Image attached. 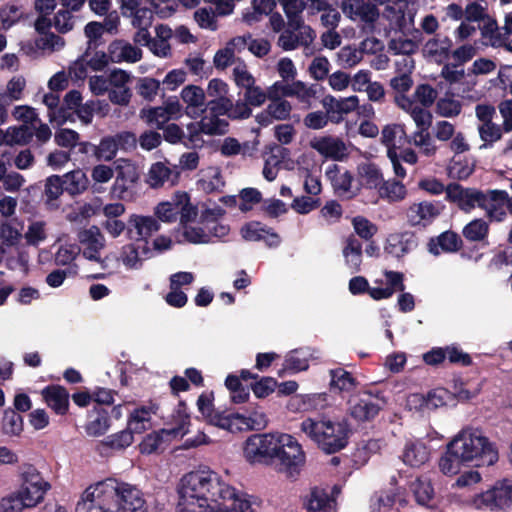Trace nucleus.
Masks as SVG:
<instances>
[{"mask_svg":"<svg viewBox=\"0 0 512 512\" xmlns=\"http://www.w3.org/2000/svg\"><path fill=\"white\" fill-rule=\"evenodd\" d=\"M323 106L332 116L334 114H348L358 108L359 98L355 95H352L338 100L333 96H327L323 100ZM340 119L341 116L333 121L339 122Z\"/></svg>","mask_w":512,"mask_h":512,"instance_id":"58836bf2","label":"nucleus"},{"mask_svg":"<svg viewBox=\"0 0 512 512\" xmlns=\"http://www.w3.org/2000/svg\"><path fill=\"white\" fill-rule=\"evenodd\" d=\"M461 245L462 241L456 233L446 231L429 242V251L433 255H439L442 252L451 253L459 250Z\"/></svg>","mask_w":512,"mask_h":512,"instance_id":"ea45409f","label":"nucleus"},{"mask_svg":"<svg viewBox=\"0 0 512 512\" xmlns=\"http://www.w3.org/2000/svg\"><path fill=\"white\" fill-rule=\"evenodd\" d=\"M377 191L380 198L390 203L402 201L407 195L405 185L396 180H383Z\"/></svg>","mask_w":512,"mask_h":512,"instance_id":"864d4df0","label":"nucleus"},{"mask_svg":"<svg viewBox=\"0 0 512 512\" xmlns=\"http://www.w3.org/2000/svg\"><path fill=\"white\" fill-rule=\"evenodd\" d=\"M225 210L220 206L203 210L197 221L186 223L179 230V243L213 244L223 241L230 233V226L220 221Z\"/></svg>","mask_w":512,"mask_h":512,"instance_id":"7ed1b4c3","label":"nucleus"},{"mask_svg":"<svg viewBox=\"0 0 512 512\" xmlns=\"http://www.w3.org/2000/svg\"><path fill=\"white\" fill-rule=\"evenodd\" d=\"M443 205L438 201H422L411 204L406 212L407 221L412 226L425 227L442 212Z\"/></svg>","mask_w":512,"mask_h":512,"instance_id":"6ab92c4d","label":"nucleus"},{"mask_svg":"<svg viewBox=\"0 0 512 512\" xmlns=\"http://www.w3.org/2000/svg\"><path fill=\"white\" fill-rule=\"evenodd\" d=\"M273 464L288 477L298 475L306 462V454L300 442L291 434L276 431Z\"/></svg>","mask_w":512,"mask_h":512,"instance_id":"423d86ee","label":"nucleus"},{"mask_svg":"<svg viewBox=\"0 0 512 512\" xmlns=\"http://www.w3.org/2000/svg\"><path fill=\"white\" fill-rule=\"evenodd\" d=\"M398 495V489L393 487L388 491H381L372 496L370 508L372 512H395L393 505Z\"/></svg>","mask_w":512,"mask_h":512,"instance_id":"4d7b16f0","label":"nucleus"},{"mask_svg":"<svg viewBox=\"0 0 512 512\" xmlns=\"http://www.w3.org/2000/svg\"><path fill=\"white\" fill-rule=\"evenodd\" d=\"M113 486L117 512H150L143 492L135 485L113 478Z\"/></svg>","mask_w":512,"mask_h":512,"instance_id":"9d476101","label":"nucleus"},{"mask_svg":"<svg viewBox=\"0 0 512 512\" xmlns=\"http://www.w3.org/2000/svg\"><path fill=\"white\" fill-rule=\"evenodd\" d=\"M275 6V0H252L250 7L242 12V21L252 26L271 13Z\"/></svg>","mask_w":512,"mask_h":512,"instance_id":"f704fd0d","label":"nucleus"},{"mask_svg":"<svg viewBox=\"0 0 512 512\" xmlns=\"http://www.w3.org/2000/svg\"><path fill=\"white\" fill-rule=\"evenodd\" d=\"M378 5L371 1L348 0L343 3V12L351 20L363 22L364 29L372 30L380 15Z\"/></svg>","mask_w":512,"mask_h":512,"instance_id":"dca6fc26","label":"nucleus"},{"mask_svg":"<svg viewBox=\"0 0 512 512\" xmlns=\"http://www.w3.org/2000/svg\"><path fill=\"white\" fill-rule=\"evenodd\" d=\"M180 98L184 105V114L191 119L199 118L205 111V91L197 85H187L182 88Z\"/></svg>","mask_w":512,"mask_h":512,"instance_id":"4be33fe9","label":"nucleus"},{"mask_svg":"<svg viewBox=\"0 0 512 512\" xmlns=\"http://www.w3.org/2000/svg\"><path fill=\"white\" fill-rule=\"evenodd\" d=\"M189 417L187 415L180 416V423L173 428H164L157 432L148 434L139 445L140 452L143 454H151L161 448L165 439L184 436L188 429Z\"/></svg>","mask_w":512,"mask_h":512,"instance_id":"2eb2a0df","label":"nucleus"},{"mask_svg":"<svg viewBox=\"0 0 512 512\" xmlns=\"http://www.w3.org/2000/svg\"><path fill=\"white\" fill-rule=\"evenodd\" d=\"M508 193L504 190H488L483 192L480 208L492 221L501 222L506 217Z\"/></svg>","mask_w":512,"mask_h":512,"instance_id":"412c9836","label":"nucleus"},{"mask_svg":"<svg viewBox=\"0 0 512 512\" xmlns=\"http://www.w3.org/2000/svg\"><path fill=\"white\" fill-rule=\"evenodd\" d=\"M178 198L180 199V228H182L186 223H192L195 221L198 216V209L191 203L188 193L184 191H178Z\"/></svg>","mask_w":512,"mask_h":512,"instance_id":"69168bd1","label":"nucleus"},{"mask_svg":"<svg viewBox=\"0 0 512 512\" xmlns=\"http://www.w3.org/2000/svg\"><path fill=\"white\" fill-rule=\"evenodd\" d=\"M330 387L333 390L340 392H351L353 391L358 382L352 374L343 368H336L330 370Z\"/></svg>","mask_w":512,"mask_h":512,"instance_id":"5fc2aeb1","label":"nucleus"},{"mask_svg":"<svg viewBox=\"0 0 512 512\" xmlns=\"http://www.w3.org/2000/svg\"><path fill=\"white\" fill-rule=\"evenodd\" d=\"M482 197L483 191L465 188L459 184H449L446 189V199L465 212H471L476 207L480 208Z\"/></svg>","mask_w":512,"mask_h":512,"instance_id":"f3484780","label":"nucleus"},{"mask_svg":"<svg viewBox=\"0 0 512 512\" xmlns=\"http://www.w3.org/2000/svg\"><path fill=\"white\" fill-rule=\"evenodd\" d=\"M317 86L308 85L303 81H294L291 83V89L288 97H295L299 102L304 103L309 107L311 101L316 98Z\"/></svg>","mask_w":512,"mask_h":512,"instance_id":"e2e57ef3","label":"nucleus"},{"mask_svg":"<svg viewBox=\"0 0 512 512\" xmlns=\"http://www.w3.org/2000/svg\"><path fill=\"white\" fill-rule=\"evenodd\" d=\"M400 108L407 112L417 126V131L411 135L410 143L416 147H421L431 140L428 129L432 123V114L430 111H424L416 109L412 104L405 98L400 99Z\"/></svg>","mask_w":512,"mask_h":512,"instance_id":"4468645a","label":"nucleus"},{"mask_svg":"<svg viewBox=\"0 0 512 512\" xmlns=\"http://www.w3.org/2000/svg\"><path fill=\"white\" fill-rule=\"evenodd\" d=\"M241 235L247 241H261L263 240L269 247H277L280 242V236L271 228L261 224L260 222L252 221L245 224L241 228Z\"/></svg>","mask_w":512,"mask_h":512,"instance_id":"bb28decb","label":"nucleus"},{"mask_svg":"<svg viewBox=\"0 0 512 512\" xmlns=\"http://www.w3.org/2000/svg\"><path fill=\"white\" fill-rule=\"evenodd\" d=\"M135 141V136L128 132L118 134L116 137L104 138L96 149V155L99 159L109 161L114 158L121 143H135Z\"/></svg>","mask_w":512,"mask_h":512,"instance_id":"72a5a7b5","label":"nucleus"},{"mask_svg":"<svg viewBox=\"0 0 512 512\" xmlns=\"http://www.w3.org/2000/svg\"><path fill=\"white\" fill-rule=\"evenodd\" d=\"M430 458V450L422 441H409L405 444L402 459L406 465L421 467Z\"/></svg>","mask_w":512,"mask_h":512,"instance_id":"473e14b6","label":"nucleus"},{"mask_svg":"<svg viewBox=\"0 0 512 512\" xmlns=\"http://www.w3.org/2000/svg\"><path fill=\"white\" fill-rule=\"evenodd\" d=\"M179 200L177 191L169 200L159 203L154 209L156 219L166 223L175 222L179 216Z\"/></svg>","mask_w":512,"mask_h":512,"instance_id":"6e6d98bb","label":"nucleus"},{"mask_svg":"<svg viewBox=\"0 0 512 512\" xmlns=\"http://www.w3.org/2000/svg\"><path fill=\"white\" fill-rule=\"evenodd\" d=\"M358 174L362 182L368 188L378 189L383 182V174L379 167L374 163L365 162L358 166Z\"/></svg>","mask_w":512,"mask_h":512,"instance_id":"052dcab7","label":"nucleus"},{"mask_svg":"<svg viewBox=\"0 0 512 512\" xmlns=\"http://www.w3.org/2000/svg\"><path fill=\"white\" fill-rule=\"evenodd\" d=\"M153 255L150 242H132L121 248L118 260L127 270H139Z\"/></svg>","mask_w":512,"mask_h":512,"instance_id":"aec40b11","label":"nucleus"},{"mask_svg":"<svg viewBox=\"0 0 512 512\" xmlns=\"http://www.w3.org/2000/svg\"><path fill=\"white\" fill-rule=\"evenodd\" d=\"M64 190V183L61 176L51 175L46 178L44 186V204L48 210H56L60 207L59 198Z\"/></svg>","mask_w":512,"mask_h":512,"instance_id":"4c0bfd02","label":"nucleus"},{"mask_svg":"<svg viewBox=\"0 0 512 512\" xmlns=\"http://www.w3.org/2000/svg\"><path fill=\"white\" fill-rule=\"evenodd\" d=\"M300 430L326 453H335L346 447L350 432L346 421L325 417L304 419Z\"/></svg>","mask_w":512,"mask_h":512,"instance_id":"39448f33","label":"nucleus"},{"mask_svg":"<svg viewBox=\"0 0 512 512\" xmlns=\"http://www.w3.org/2000/svg\"><path fill=\"white\" fill-rule=\"evenodd\" d=\"M78 240L83 246L82 255L85 259L106 267V260L101 257V251L106 246V239L98 226H90L78 233Z\"/></svg>","mask_w":512,"mask_h":512,"instance_id":"f8f14e48","label":"nucleus"},{"mask_svg":"<svg viewBox=\"0 0 512 512\" xmlns=\"http://www.w3.org/2000/svg\"><path fill=\"white\" fill-rule=\"evenodd\" d=\"M451 47L452 41L448 37H434L424 44L422 51L427 59L441 64L449 59Z\"/></svg>","mask_w":512,"mask_h":512,"instance_id":"7c9ffc66","label":"nucleus"},{"mask_svg":"<svg viewBox=\"0 0 512 512\" xmlns=\"http://www.w3.org/2000/svg\"><path fill=\"white\" fill-rule=\"evenodd\" d=\"M180 171L177 165H171L168 161L153 163L147 174V183L152 188L162 187L168 183L174 186L178 183Z\"/></svg>","mask_w":512,"mask_h":512,"instance_id":"5701e85b","label":"nucleus"},{"mask_svg":"<svg viewBox=\"0 0 512 512\" xmlns=\"http://www.w3.org/2000/svg\"><path fill=\"white\" fill-rule=\"evenodd\" d=\"M246 37H235L233 38L225 48L219 50L213 59L216 68L224 69L232 61L235 51H240L246 47Z\"/></svg>","mask_w":512,"mask_h":512,"instance_id":"a18cd8bd","label":"nucleus"},{"mask_svg":"<svg viewBox=\"0 0 512 512\" xmlns=\"http://www.w3.org/2000/svg\"><path fill=\"white\" fill-rule=\"evenodd\" d=\"M478 133L483 144L480 148H489L502 138L503 126L494 122L480 124L478 126Z\"/></svg>","mask_w":512,"mask_h":512,"instance_id":"680f3d73","label":"nucleus"},{"mask_svg":"<svg viewBox=\"0 0 512 512\" xmlns=\"http://www.w3.org/2000/svg\"><path fill=\"white\" fill-rule=\"evenodd\" d=\"M18 488L0 498V512H24L41 504L48 491L50 483L41 472L31 464H24L19 471Z\"/></svg>","mask_w":512,"mask_h":512,"instance_id":"f03ea898","label":"nucleus"},{"mask_svg":"<svg viewBox=\"0 0 512 512\" xmlns=\"http://www.w3.org/2000/svg\"><path fill=\"white\" fill-rule=\"evenodd\" d=\"M197 181L199 189L211 193L220 190L224 186L221 171L218 167H207L200 171Z\"/></svg>","mask_w":512,"mask_h":512,"instance_id":"de8ad7c7","label":"nucleus"},{"mask_svg":"<svg viewBox=\"0 0 512 512\" xmlns=\"http://www.w3.org/2000/svg\"><path fill=\"white\" fill-rule=\"evenodd\" d=\"M384 401L379 398H372L365 393L362 397L350 400V414L358 421L373 419L382 409Z\"/></svg>","mask_w":512,"mask_h":512,"instance_id":"393cba45","label":"nucleus"},{"mask_svg":"<svg viewBox=\"0 0 512 512\" xmlns=\"http://www.w3.org/2000/svg\"><path fill=\"white\" fill-rule=\"evenodd\" d=\"M384 275L387 281L386 287H369L368 294L374 300L388 299L393 296L396 291L403 292L405 290L404 276L400 272L385 270Z\"/></svg>","mask_w":512,"mask_h":512,"instance_id":"c85d7f7f","label":"nucleus"},{"mask_svg":"<svg viewBox=\"0 0 512 512\" xmlns=\"http://www.w3.org/2000/svg\"><path fill=\"white\" fill-rule=\"evenodd\" d=\"M110 419L105 410H98L96 417L89 420L85 426V431L88 436L99 437L104 435L110 428Z\"/></svg>","mask_w":512,"mask_h":512,"instance_id":"0e129e2a","label":"nucleus"},{"mask_svg":"<svg viewBox=\"0 0 512 512\" xmlns=\"http://www.w3.org/2000/svg\"><path fill=\"white\" fill-rule=\"evenodd\" d=\"M345 265L351 273L360 270L362 264V244L355 237L350 236L346 239L342 250Z\"/></svg>","mask_w":512,"mask_h":512,"instance_id":"79ce46f5","label":"nucleus"},{"mask_svg":"<svg viewBox=\"0 0 512 512\" xmlns=\"http://www.w3.org/2000/svg\"><path fill=\"white\" fill-rule=\"evenodd\" d=\"M209 423L229 432L242 431L239 413L223 414L217 412L210 418Z\"/></svg>","mask_w":512,"mask_h":512,"instance_id":"338daca9","label":"nucleus"},{"mask_svg":"<svg viewBox=\"0 0 512 512\" xmlns=\"http://www.w3.org/2000/svg\"><path fill=\"white\" fill-rule=\"evenodd\" d=\"M64 188L70 195L82 194L89 186V179L81 169L70 171L62 176Z\"/></svg>","mask_w":512,"mask_h":512,"instance_id":"49530a36","label":"nucleus"},{"mask_svg":"<svg viewBox=\"0 0 512 512\" xmlns=\"http://www.w3.org/2000/svg\"><path fill=\"white\" fill-rule=\"evenodd\" d=\"M276 432L250 435L242 444V454L251 465H272Z\"/></svg>","mask_w":512,"mask_h":512,"instance_id":"6e6552de","label":"nucleus"},{"mask_svg":"<svg viewBox=\"0 0 512 512\" xmlns=\"http://www.w3.org/2000/svg\"><path fill=\"white\" fill-rule=\"evenodd\" d=\"M159 229L160 224L153 216L131 214L127 222V234L137 243L149 242V238Z\"/></svg>","mask_w":512,"mask_h":512,"instance_id":"a211bd4d","label":"nucleus"},{"mask_svg":"<svg viewBox=\"0 0 512 512\" xmlns=\"http://www.w3.org/2000/svg\"><path fill=\"white\" fill-rule=\"evenodd\" d=\"M472 505L476 509L499 511L507 510L512 507V481L502 480L494 486L474 497Z\"/></svg>","mask_w":512,"mask_h":512,"instance_id":"1a4fd4ad","label":"nucleus"},{"mask_svg":"<svg viewBox=\"0 0 512 512\" xmlns=\"http://www.w3.org/2000/svg\"><path fill=\"white\" fill-rule=\"evenodd\" d=\"M155 411L152 407H139L134 409L128 418L127 428L133 433H143L152 427V416Z\"/></svg>","mask_w":512,"mask_h":512,"instance_id":"a19ab883","label":"nucleus"},{"mask_svg":"<svg viewBox=\"0 0 512 512\" xmlns=\"http://www.w3.org/2000/svg\"><path fill=\"white\" fill-rule=\"evenodd\" d=\"M110 60L113 63H135L142 58L140 48L133 46L131 43L123 40H115L108 46Z\"/></svg>","mask_w":512,"mask_h":512,"instance_id":"cd10ccee","label":"nucleus"},{"mask_svg":"<svg viewBox=\"0 0 512 512\" xmlns=\"http://www.w3.org/2000/svg\"><path fill=\"white\" fill-rule=\"evenodd\" d=\"M42 395L47 405L57 414H65L69 405V394L60 386H49L43 389Z\"/></svg>","mask_w":512,"mask_h":512,"instance_id":"e433bc0d","label":"nucleus"},{"mask_svg":"<svg viewBox=\"0 0 512 512\" xmlns=\"http://www.w3.org/2000/svg\"><path fill=\"white\" fill-rule=\"evenodd\" d=\"M310 147L321 156L333 160H342L348 154L347 146L342 139L334 136H318L310 141Z\"/></svg>","mask_w":512,"mask_h":512,"instance_id":"b1692460","label":"nucleus"},{"mask_svg":"<svg viewBox=\"0 0 512 512\" xmlns=\"http://www.w3.org/2000/svg\"><path fill=\"white\" fill-rule=\"evenodd\" d=\"M218 512H255V509L246 496L237 494L233 488V496L220 498Z\"/></svg>","mask_w":512,"mask_h":512,"instance_id":"8fccbe9b","label":"nucleus"},{"mask_svg":"<svg viewBox=\"0 0 512 512\" xmlns=\"http://www.w3.org/2000/svg\"><path fill=\"white\" fill-rule=\"evenodd\" d=\"M183 115V105L175 96L167 98L160 106L147 107L140 111V118L158 129H162L171 120H179Z\"/></svg>","mask_w":512,"mask_h":512,"instance_id":"9b49d317","label":"nucleus"},{"mask_svg":"<svg viewBox=\"0 0 512 512\" xmlns=\"http://www.w3.org/2000/svg\"><path fill=\"white\" fill-rule=\"evenodd\" d=\"M309 367V352L306 349H297L289 352L283 363V370L290 373L304 371Z\"/></svg>","mask_w":512,"mask_h":512,"instance_id":"13d9d810","label":"nucleus"},{"mask_svg":"<svg viewBox=\"0 0 512 512\" xmlns=\"http://www.w3.org/2000/svg\"><path fill=\"white\" fill-rule=\"evenodd\" d=\"M382 448V444L379 440L369 439L361 442L356 448L353 457L357 464H365L371 455L378 453Z\"/></svg>","mask_w":512,"mask_h":512,"instance_id":"774afa93","label":"nucleus"},{"mask_svg":"<svg viewBox=\"0 0 512 512\" xmlns=\"http://www.w3.org/2000/svg\"><path fill=\"white\" fill-rule=\"evenodd\" d=\"M178 512H218L220 498L233 496V487L207 467L185 474L178 484Z\"/></svg>","mask_w":512,"mask_h":512,"instance_id":"f257e3e1","label":"nucleus"},{"mask_svg":"<svg viewBox=\"0 0 512 512\" xmlns=\"http://www.w3.org/2000/svg\"><path fill=\"white\" fill-rule=\"evenodd\" d=\"M306 506L313 512H334L336 502L325 489L315 488L311 491Z\"/></svg>","mask_w":512,"mask_h":512,"instance_id":"37998d69","label":"nucleus"},{"mask_svg":"<svg viewBox=\"0 0 512 512\" xmlns=\"http://www.w3.org/2000/svg\"><path fill=\"white\" fill-rule=\"evenodd\" d=\"M437 95L438 92L432 86L428 84H420L415 88L411 97L406 96L405 94H400L395 97V102L400 107V99L405 98L416 109L429 111L428 108L434 104Z\"/></svg>","mask_w":512,"mask_h":512,"instance_id":"c756f323","label":"nucleus"},{"mask_svg":"<svg viewBox=\"0 0 512 512\" xmlns=\"http://www.w3.org/2000/svg\"><path fill=\"white\" fill-rule=\"evenodd\" d=\"M139 180V172L136 166L130 162H124L118 166V174L111 187V194L121 200H132L134 186Z\"/></svg>","mask_w":512,"mask_h":512,"instance_id":"ddd939ff","label":"nucleus"},{"mask_svg":"<svg viewBox=\"0 0 512 512\" xmlns=\"http://www.w3.org/2000/svg\"><path fill=\"white\" fill-rule=\"evenodd\" d=\"M113 478L89 485L80 495L76 512H117Z\"/></svg>","mask_w":512,"mask_h":512,"instance_id":"0eeeda50","label":"nucleus"},{"mask_svg":"<svg viewBox=\"0 0 512 512\" xmlns=\"http://www.w3.org/2000/svg\"><path fill=\"white\" fill-rule=\"evenodd\" d=\"M227 128L228 121L221 118L219 115L211 113L209 110L199 122L190 123L187 126L190 132H192V130H198L206 135H221L227 132Z\"/></svg>","mask_w":512,"mask_h":512,"instance_id":"2f4dec72","label":"nucleus"},{"mask_svg":"<svg viewBox=\"0 0 512 512\" xmlns=\"http://www.w3.org/2000/svg\"><path fill=\"white\" fill-rule=\"evenodd\" d=\"M463 465H466V463L460 459V456L456 455L453 445L449 442L445 453L438 461L439 470L444 475L453 476L460 472Z\"/></svg>","mask_w":512,"mask_h":512,"instance_id":"3c124183","label":"nucleus"},{"mask_svg":"<svg viewBox=\"0 0 512 512\" xmlns=\"http://www.w3.org/2000/svg\"><path fill=\"white\" fill-rule=\"evenodd\" d=\"M416 247V240L411 233L393 234L387 240V253L394 257H402Z\"/></svg>","mask_w":512,"mask_h":512,"instance_id":"c9c22d12","label":"nucleus"},{"mask_svg":"<svg viewBox=\"0 0 512 512\" xmlns=\"http://www.w3.org/2000/svg\"><path fill=\"white\" fill-rule=\"evenodd\" d=\"M411 490L419 505L426 507H433L435 505V491L428 479H416L411 484Z\"/></svg>","mask_w":512,"mask_h":512,"instance_id":"09e8293b","label":"nucleus"},{"mask_svg":"<svg viewBox=\"0 0 512 512\" xmlns=\"http://www.w3.org/2000/svg\"><path fill=\"white\" fill-rule=\"evenodd\" d=\"M456 455L471 466H490L498 461V450L493 443L479 430L462 429L450 441Z\"/></svg>","mask_w":512,"mask_h":512,"instance_id":"20e7f679","label":"nucleus"},{"mask_svg":"<svg viewBox=\"0 0 512 512\" xmlns=\"http://www.w3.org/2000/svg\"><path fill=\"white\" fill-rule=\"evenodd\" d=\"M325 174L338 195L350 197L354 194L353 175L350 171L337 164H331Z\"/></svg>","mask_w":512,"mask_h":512,"instance_id":"a878e982","label":"nucleus"},{"mask_svg":"<svg viewBox=\"0 0 512 512\" xmlns=\"http://www.w3.org/2000/svg\"><path fill=\"white\" fill-rule=\"evenodd\" d=\"M240 423L243 430H262L268 425V417L263 408L255 406L239 413Z\"/></svg>","mask_w":512,"mask_h":512,"instance_id":"c03bdc74","label":"nucleus"},{"mask_svg":"<svg viewBox=\"0 0 512 512\" xmlns=\"http://www.w3.org/2000/svg\"><path fill=\"white\" fill-rule=\"evenodd\" d=\"M481 34L494 48L503 47L502 26L499 27L496 20L487 15L482 21Z\"/></svg>","mask_w":512,"mask_h":512,"instance_id":"bf43d9fd","label":"nucleus"},{"mask_svg":"<svg viewBox=\"0 0 512 512\" xmlns=\"http://www.w3.org/2000/svg\"><path fill=\"white\" fill-rule=\"evenodd\" d=\"M278 2L287 18L289 28L304 22L303 12L307 6L304 0H278Z\"/></svg>","mask_w":512,"mask_h":512,"instance_id":"603ef678","label":"nucleus"}]
</instances>
